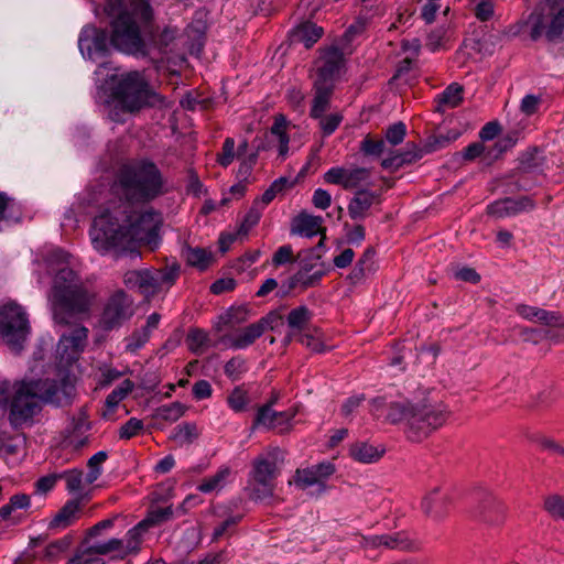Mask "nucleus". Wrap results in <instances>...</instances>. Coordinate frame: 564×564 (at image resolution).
<instances>
[{"instance_id": "51", "label": "nucleus", "mask_w": 564, "mask_h": 564, "mask_svg": "<svg viewBox=\"0 0 564 564\" xmlns=\"http://www.w3.org/2000/svg\"><path fill=\"white\" fill-rule=\"evenodd\" d=\"M384 141L382 139H372L370 135H367L360 142V151L367 156H380L384 151Z\"/></svg>"}, {"instance_id": "28", "label": "nucleus", "mask_w": 564, "mask_h": 564, "mask_svg": "<svg viewBox=\"0 0 564 564\" xmlns=\"http://www.w3.org/2000/svg\"><path fill=\"white\" fill-rule=\"evenodd\" d=\"M323 34L324 30L322 26H318L311 21H306L294 29L293 39L294 41L303 43L306 48H310L323 36Z\"/></svg>"}, {"instance_id": "62", "label": "nucleus", "mask_w": 564, "mask_h": 564, "mask_svg": "<svg viewBox=\"0 0 564 564\" xmlns=\"http://www.w3.org/2000/svg\"><path fill=\"white\" fill-rule=\"evenodd\" d=\"M72 542L73 539L70 535H66L62 539L51 542L46 546V556L54 557L58 555L59 553L66 551L70 546Z\"/></svg>"}, {"instance_id": "50", "label": "nucleus", "mask_w": 564, "mask_h": 564, "mask_svg": "<svg viewBox=\"0 0 564 564\" xmlns=\"http://www.w3.org/2000/svg\"><path fill=\"white\" fill-rule=\"evenodd\" d=\"M319 120V128L324 137L333 134L343 121V116L338 112L330 115H322L316 118Z\"/></svg>"}, {"instance_id": "48", "label": "nucleus", "mask_w": 564, "mask_h": 564, "mask_svg": "<svg viewBox=\"0 0 564 564\" xmlns=\"http://www.w3.org/2000/svg\"><path fill=\"white\" fill-rule=\"evenodd\" d=\"M173 517V509L172 507H165V508H155L149 511L147 518L142 520L148 528L160 525L169 520H171Z\"/></svg>"}, {"instance_id": "11", "label": "nucleus", "mask_w": 564, "mask_h": 564, "mask_svg": "<svg viewBox=\"0 0 564 564\" xmlns=\"http://www.w3.org/2000/svg\"><path fill=\"white\" fill-rule=\"evenodd\" d=\"M317 64L314 83L335 88V82L345 66L344 52L337 46L322 50Z\"/></svg>"}, {"instance_id": "36", "label": "nucleus", "mask_w": 564, "mask_h": 564, "mask_svg": "<svg viewBox=\"0 0 564 564\" xmlns=\"http://www.w3.org/2000/svg\"><path fill=\"white\" fill-rule=\"evenodd\" d=\"M312 316V312L305 305L295 307L286 317L288 326L294 330L302 332L311 322Z\"/></svg>"}, {"instance_id": "24", "label": "nucleus", "mask_w": 564, "mask_h": 564, "mask_svg": "<svg viewBox=\"0 0 564 564\" xmlns=\"http://www.w3.org/2000/svg\"><path fill=\"white\" fill-rule=\"evenodd\" d=\"M544 158L540 155V150L536 147L529 148L523 151L518 158V166L516 172L524 174H535L543 171Z\"/></svg>"}, {"instance_id": "23", "label": "nucleus", "mask_w": 564, "mask_h": 564, "mask_svg": "<svg viewBox=\"0 0 564 564\" xmlns=\"http://www.w3.org/2000/svg\"><path fill=\"white\" fill-rule=\"evenodd\" d=\"M322 221L321 216L301 213L292 220L291 234L312 238L323 231L324 228L321 227Z\"/></svg>"}, {"instance_id": "9", "label": "nucleus", "mask_w": 564, "mask_h": 564, "mask_svg": "<svg viewBox=\"0 0 564 564\" xmlns=\"http://www.w3.org/2000/svg\"><path fill=\"white\" fill-rule=\"evenodd\" d=\"M279 470L274 460L257 457L249 474L247 490L252 500H264L274 494L275 479Z\"/></svg>"}, {"instance_id": "14", "label": "nucleus", "mask_w": 564, "mask_h": 564, "mask_svg": "<svg viewBox=\"0 0 564 564\" xmlns=\"http://www.w3.org/2000/svg\"><path fill=\"white\" fill-rule=\"evenodd\" d=\"M78 47L84 57L96 61L109 53L108 34L95 26H85L78 39Z\"/></svg>"}, {"instance_id": "38", "label": "nucleus", "mask_w": 564, "mask_h": 564, "mask_svg": "<svg viewBox=\"0 0 564 564\" xmlns=\"http://www.w3.org/2000/svg\"><path fill=\"white\" fill-rule=\"evenodd\" d=\"M148 529L149 528L145 525V523L143 521H140L135 527H133L132 529H130L127 532L126 539L123 540L124 541L123 547L126 550L121 557H123L124 555L130 554V553H137L139 551L142 534Z\"/></svg>"}, {"instance_id": "63", "label": "nucleus", "mask_w": 564, "mask_h": 564, "mask_svg": "<svg viewBox=\"0 0 564 564\" xmlns=\"http://www.w3.org/2000/svg\"><path fill=\"white\" fill-rule=\"evenodd\" d=\"M177 35V29L166 26L163 29V31L158 35L156 39H154V44L163 51L175 39Z\"/></svg>"}, {"instance_id": "40", "label": "nucleus", "mask_w": 564, "mask_h": 564, "mask_svg": "<svg viewBox=\"0 0 564 564\" xmlns=\"http://www.w3.org/2000/svg\"><path fill=\"white\" fill-rule=\"evenodd\" d=\"M208 340V334L200 328H191L186 336L187 347L195 355H202L205 351Z\"/></svg>"}, {"instance_id": "53", "label": "nucleus", "mask_w": 564, "mask_h": 564, "mask_svg": "<svg viewBox=\"0 0 564 564\" xmlns=\"http://www.w3.org/2000/svg\"><path fill=\"white\" fill-rule=\"evenodd\" d=\"M405 134H406V127L402 121H399V122L393 123L392 126H389L387 128L384 137H386V140L390 144L398 145V144L402 143Z\"/></svg>"}, {"instance_id": "32", "label": "nucleus", "mask_w": 564, "mask_h": 564, "mask_svg": "<svg viewBox=\"0 0 564 564\" xmlns=\"http://www.w3.org/2000/svg\"><path fill=\"white\" fill-rule=\"evenodd\" d=\"M83 497L68 500L51 521L50 527H67L80 510Z\"/></svg>"}, {"instance_id": "4", "label": "nucleus", "mask_w": 564, "mask_h": 564, "mask_svg": "<svg viewBox=\"0 0 564 564\" xmlns=\"http://www.w3.org/2000/svg\"><path fill=\"white\" fill-rule=\"evenodd\" d=\"M111 96L129 113L154 108L163 102L162 96L149 84L143 73L138 70L122 74L112 87Z\"/></svg>"}, {"instance_id": "1", "label": "nucleus", "mask_w": 564, "mask_h": 564, "mask_svg": "<svg viewBox=\"0 0 564 564\" xmlns=\"http://www.w3.org/2000/svg\"><path fill=\"white\" fill-rule=\"evenodd\" d=\"M111 191L120 203L109 204L94 220L89 231L94 248L116 257L140 256V247L154 250L160 243L161 213L138 210L132 204H145L164 194V180L156 164L140 160L122 164L116 172Z\"/></svg>"}, {"instance_id": "26", "label": "nucleus", "mask_w": 564, "mask_h": 564, "mask_svg": "<svg viewBox=\"0 0 564 564\" xmlns=\"http://www.w3.org/2000/svg\"><path fill=\"white\" fill-rule=\"evenodd\" d=\"M262 335V328H260L256 322L240 329L237 334L229 336L228 341L235 349H245L251 346Z\"/></svg>"}, {"instance_id": "27", "label": "nucleus", "mask_w": 564, "mask_h": 564, "mask_svg": "<svg viewBox=\"0 0 564 564\" xmlns=\"http://www.w3.org/2000/svg\"><path fill=\"white\" fill-rule=\"evenodd\" d=\"M351 457L360 463L370 464L379 460L384 454V447H376L366 442H357L350 446Z\"/></svg>"}, {"instance_id": "18", "label": "nucleus", "mask_w": 564, "mask_h": 564, "mask_svg": "<svg viewBox=\"0 0 564 564\" xmlns=\"http://www.w3.org/2000/svg\"><path fill=\"white\" fill-rule=\"evenodd\" d=\"M88 337V329L80 325L70 330L69 334H63L58 340L57 350L64 357L74 359L84 350Z\"/></svg>"}, {"instance_id": "3", "label": "nucleus", "mask_w": 564, "mask_h": 564, "mask_svg": "<svg viewBox=\"0 0 564 564\" xmlns=\"http://www.w3.org/2000/svg\"><path fill=\"white\" fill-rule=\"evenodd\" d=\"M94 300L95 294L83 284L74 270L68 267L58 269L51 292L53 318L56 324L66 326L72 324L76 316L87 314Z\"/></svg>"}, {"instance_id": "10", "label": "nucleus", "mask_w": 564, "mask_h": 564, "mask_svg": "<svg viewBox=\"0 0 564 564\" xmlns=\"http://www.w3.org/2000/svg\"><path fill=\"white\" fill-rule=\"evenodd\" d=\"M40 409V402L34 389L28 382H22L10 403V423L14 427L21 426L31 420Z\"/></svg>"}, {"instance_id": "54", "label": "nucleus", "mask_w": 564, "mask_h": 564, "mask_svg": "<svg viewBox=\"0 0 564 564\" xmlns=\"http://www.w3.org/2000/svg\"><path fill=\"white\" fill-rule=\"evenodd\" d=\"M59 478L65 479L66 488L69 492H76L82 489L83 471L79 469L66 470L58 475Z\"/></svg>"}, {"instance_id": "47", "label": "nucleus", "mask_w": 564, "mask_h": 564, "mask_svg": "<svg viewBox=\"0 0 564 564\" xmlns=\"http://www.w3.org/2000/svg\"><path fill=\"white\" fill-rule=\"evenodd\" d=\"M151 335L142 327L134 329L133 333L124 338L126 351L134 354L141 349L150 339Z\"/></svg>"}, {"instance_id": "17", "label": "nucleus", "mask_w": 564, "mask_h": 564, "mask_svg": "<svg viewBox=\"0 0 564 564\" xmlns=\"http://www.w3.org/2000/svg\"><path fill=\"white\" fill-rule=\"evenodd\" d=\"M535 203L529 196H521L518 199L506 197L491 203L487 210L489 215L502 218L514 216L525 210H532Z\"/></svg>"}, {"instance_id": "30", "label": "nucleus", "mask_w": 564, "mask_h": 564, "mask_svg": "<svg viewBox=\"0 0 564 564\" xmlns=\"http://www.w3.org/2000/svg\"><path fill=\"white\" fill-rule=\"evenodd\" d=\"M506 194H514L517 192H528L535 185L534 181L528 176V174L516 172V169L507 176L503 177V184Z\"/></svg>"}, {"instance_id": "29", "label": "nucleus", "mask_w": 564, "mask_h": 564, "mask_svg": "<svg viewBox=\"0 0 564 564\" xmlns=\"http://www.w3.org/2000/svg\"><path fill=\"white\" fill-rule=\"evenodd\" d=\"M463 100V87L453 83L448 85L435 99V111L444 112L446 108H456Z\"/></svg>"}, {"instance_id": "33", "label": "nucleus", "mask_w": 564, "mask_h": 564, "mask_svg": "<svg viewBox=\"0 0 564 564\" xmlns=\"http://www.w3.org/2000/svg\"><path fill=\"white\" fill-rule=\"evenodd\" d=\"M133 388L134 383L130 379H124L118 387H116L106 398L105 406L107 410L104 411L102 416L107 417L109 413H112L119 402L123 400L133 390Z\"/></svg>"}, {"instance_id": "37", "label": "nucleus", "mask_w": 564, "mask_h": 564, "mask_svg": "<svg viewBox=\"0 0 564 564\" xmlns=\"http://www.w3.org/2000/svg\"><path fill=\"white\" fill-rule=\"evenodd\" d=\"M184 257L188 265L204 271L210 263L212 253L202 248L187 247L184 250Z\"/></svg>"}, {"instance_id": "61", "label": "nucleus", "mask_w": 564, "mask_h": 564, "mask_svg": "<svg viewBox=\"0 0 564 564\" xmlns=\"http://www.w3.org/2000/svg\"><path fill=\"white\" fill-rule=\"evenodd\" d=\"M293 262H295V258L293 257V249L291 245L281 246L272 257V263L275 267Z\"/></svg>"}, {"instance_id": "34", "label": "nucleus", "mask_w": 564, "mask_h": 564, "mask_svg": "<svg viewBox=\"0 0 564 564\" xmlns=\"http://www.w3.org/2000/svg\"><path fill=\"white\" fill-rule=\"evenodd\" d=\"M124 541L121 539L112 538L107 542L95 543L93 545H87L85 547H79L77 553L83 555H106L115 551H120L123 549Z\"/></svg>"}, {"instance_id": "21", "label": "nucleus", "mask_w": 564, "mask_h": 564, "mask_svg": "<svg viewBox=\"0 0 564 564\" xmlns=\"http://www.w3.org/2000/svg\"><path fill=\"white\" fill-rule=\"evenodd\" d=\"M449 506V497L441 492L438 488L430 491L422 501L423 512L435 520L443 519L448 513Z\"/></svg>"}, {"instance_id": "45", "label": "nucleus", "mask_w": 564, "mask_h": 564, "mask_svg": "<svg viewBox=\"0 0 564 564\" xmlns=\"http://www.w3.org/2000/svg\"><path fill=\"white\" fill-rule=\"evenodd\" d=\"M227 403L234 412H243L249 403L247 391L240 386L236 387L227 397Z\"/></svg>"}, {"instance_id": "6", "label": "nucleus", "mask_w": 564, "mask_h": 564, "mask_svg": "<svg viewBox=\"0 0 564 564\" xmlns=\"http://www.w3.org/2000/svg\"><path fill=\"white\" fill-rule=\"evenodd\" d=\"M447 416L448 412L442 404L413 403L405 431L408 438L413 442L422 441L441 427Z\"/></svg>"}, {"instance_id": "35", "label": "nucleus", "mask_w": 564, "mask_h": 564, "mask_svg": "<svg viewBox=\"0 0 564 564\" xmlns=\"http://www.w3.org/2000/svg\"><path fill=\"white\" fill-rule=\"evenodd\" d=\"M199 436L196 423L184 422L176 425L173 430L172 440L180 445L192 444Z\"/></svg>"}, {"instance_id": "12", "label": "nucleus", "mask_w": 564, "mask_h": 564, "mask_svg": "<svg viewBox=\"0 0 564 564\" xmlns=\"http://www.w3.org/2000/svg\"><path fill=\"white\" fill-rule=\"evenodd\" d=\"M28 383L34 389L39 401L43 400L55 405L69 403L75 391V387L66 378L62 381L45 379Z\"/></svg>"}, {"instance_id": "64", "label": "nucleus", "mask_w": 564, "mask_h": 564, "mask_svg": "<svg viewBox=\"0 0 564 564\" xmlns=\"http://www.w3.org/2000/svg\"><path fill=\"white\" fill-rule=\"evenodd\" d=\"M346 172L347 169L344 167H332L324 174V180L326 183L340 185L344 187L346 182Z\"/></svg>"}, {"instance_id": "39", "label": "nucleus", "mask_w": 564, "mask_h": 564, "mask_svg": "<svg viewBox=\"0 0 564 564\" xmlns=\"http://www.w3.org/2000/svg\"><path fill=\"white\" fill-rule=\"evenodd\" d=\"M264 207L265 206H263L259 199L253 200L250 209L245 215L243 220L238 229V235H248L249 230L259 223Z\"/></svg>"}, {"instance_id": "2", "label": "nucleus", "mask_w": 564, "mask_h": 564, "mask_svg": "<svg viewBox=\"0 0 564 564\" xmlns=\"http://www.w3.org/2000/svg\"><path fill=\"white\" fill-rule=\"evenodd\" d=\"M139 20L144 31L153 36V8L150 0H129V9H124L111 21L110 43L126 54L147 56L148 46L141 34Z\"/></svg>"}, {"instance_id": "59", "label": "nucleus", "mask_w": 564, "mask_h": 564, "mask_svg": "<svg viewBox=\"0 0 564 564\" xmlns=\"http://www.w3.org/2000/svg\"><path fill=\"white\" fill-rule=\"evenodd\" d=\"M142 285H141V294L149 296L159 293L158 289V280L153 274L152 269H143L142 270Z\"/></svg>"}, {"instance_id": "13", "label": "nucleus", "mask_w": 564, "mask_h": 564, "mask_svg": "<svg viewBox=\"0 0 564 564\" xmlns=\"http://www.w3.org/2000/svg\"><path fill=\"white\" fill-rule=\"evenodd\" d=\"M473 518L488 527H499L505 521V506L491 492L481 491L471 511Z\"/></svg>"}, {"instance_id": "41", "label": "nucleus", "mask_w": 564, "mask_h": 564, "mask_svg": "<svg viewBox=\"0 0 564 564\" xmlns=\"http://www.w3.org/2000/svg\"><path fill=\"white\" fill-rule=\"evenodd\" d=\"M250 314V310L245 306L230 307L227 310L225 314H223L219 319L220 324L224 326L234 327L236 325L242 324L248 321Z\"/></svg>"}, {"instance_id": "25", "label": "nucleus", "mask_w": 564, "mask_h": 564, "mask_svg": "<svg viewBox=\"0 0 564 564\" xmlns=\"http://www.w3.org/2000/svg\"><path fill=\"white\" fill-rule=\"evenodd\" d=\"M334 89L329 86L319 84H313L314 98L312 100V107L310 116L314 118L322 117L330 108V99L334 94Z\"/></svg>"}, {"instance_id": "22", "label": "nucleus", "mask_w": 564, "mask_h": 564, "mask_svg": "<svg viewBox=\"0 0 564 564\" xmlns=\"http://www.w3.org/2000/svg\"><path fill=\"white\" fill-rule=\"evenodd\" d=\"M423 156V150L419 149L414 143H406L403 151L386 158L381 161V166L386 170L397 171L404 164H411Z\"/></svg>"}, {"instance_id": "58", "label": "nucleus", "mask_w": 564, "mask_h": 564, "mask_svg": "<svg viewBox=\"0 0 564 564\" xmlns=\"http://www.w3.org/2000/svg\"><path fill=\"white\" fill-rule=\"evenodd\" d=\"M118 518V516H115L113 518L105 519L89 528L86 532V538L82 542L80 547H85L89 545V539L98 536L104 530L110 529L115 524V520Z\"/></svg>"}, {"instance_id": "31", "label": "nucleus", "mask_w": 564, "mask_h": 564, "mask_svg": "<svg viewBox=\"0 0 564 564\" xmlns=\"http://www.w3.org/2000/svg\"><path fill=\"white\" fill-rule=\"evenodd\" d=\"M152 270H153L155 280H158L156 284H158V289L160 292L163 289L167 290L172 285H174V283L176 282V280L180 276L181 265L176 261H174L173 263L166 264L163 268L152 269Z\"/></svg>"}, {"instance_id": "42", "label": "nucleus", "mask_w": 564, "mask_h": 564, "mask_svg": "<svg viewBox=\"0 0 564 564\" xmlns=\"http://www.w3.org/2000/svg\"><path fill=\"white\" fill-rule=\"evenodd\" d=\"M186 408L180 402H173L167 405L158 408L153 414V419L166 422H175L184 415Z\"/></svg>"}, {"instance_id": "60", "label": "nucleus", "mask_w": 564, "mask_h": 564, "mask_svg": "<svg viewBox=\"0 0 564 564\" xmlns=\"http://www.w3.org/2000/svg\"><path fill=\"white\" fill-rule=\"evenodd\" d=\"M282 315L276 311H270L267 315L261 317L257 324L262 328V332L264 333L268 329H275L278 326L282 324Z\"/></svg>"}, {"instance_id": "19", "label": "nucleus", "mask_w": 564, "mask_h": 564, "mask_svg": "<svg viewBox=\"0 0 564 564\" xmlns=\"http://www.w3.org/2000/svg\"><path fill=\"white\" fill-rule=\"evenodd\" d=\"M366 546L379 547L384 546L391 550L415 551L414 543L410 540L405 532H395L393 534L364 536Z\"/></svg>"}, {"instance_id": "57", "label": "nucleus", "mask_w": 564, "mask_h": 564, "mask_svg": "<svg viewBox=\"0 0 564 564\" xmlns=\"http://www.w3.org/2000/svg\"><path fill=\"white\" fill-rule=\"evenodd\" d=\"M235 159V140L232 138H226L221 152L217 154V162L223 166H229Z\"/></svg>"}, {"instance_id": "52", "label": "nucleus", "mask_w": 564, "mask_h": 564, "mask_svg": "<svg viewBox=\"0 0 564 564\" xmlns=\"http://www.w3.org/2000/svg\"><path fill=\"white\" fill-rule=\"evenodd\" d=\"M544 509L555 519L564 520V497L553 495L544 500Z\"/></svg>"}, {"instance_id": "7", "label": "nucleus", "mask_w": 564, "mask_h": 564, "mask_svg": "<svg viewBox=\"0 0 564 564\" xmlns=\"http://www.w3.org/2000/svg\"><path fill=\"white\" fill-rule=\"evenodd\" d=\"M30 334L26 313L22 306L9 303L0 308V335L14 352H20Z\"/></svg>"}, {"instance_id": "46", "label": "nucleus", "mask_w": 564, "mask_h": 564, "mask_svg": "<svg viewBox=\"0 0 564 564\" xmlns=\"http://www.w3.org/2000/svg\"><path fill=\"white\" fill-rule=\"evenodd\" d=\"M292 184L288 177H279L276 178L270 186L264 191V193L258 199L263 206L269 205L275 196L283 192L285 188L290 187Z\"/></svg>"}, {"instance_id": "56", "label": "nucleus", "mask_w": 564, "mask_h": 564, "mask_svg": "<svg viewBox=\"0 0 564 564\" xmlns=\"http://www.w3.org/2000/svg\"><path fill=\"white\" fill-rule=\"evenodd\" d=\"M319 479L317 478L316 474L314 473V469L306 468V469H297L295 475V485L300 487L301 489H306L311 486H314L316 484H319Z\"/></svg>"}, {"instance_id": "55", "label": "nucleus", "mask_w": 564, "mask_h": 564, "mask_svg": "<svg viewBox=\"0 0 564 564\" xmlns=\"http://www.w3.org/2000/svg\"><path fill=\"white\" fill-rule=\"evenodd\" d=\"M143 430V422L137 417L129 419L119 430L121 440H130Z\"/></svg>"}, {"instance_id": "49", "label": "nucleus", "mask_w": 564, "mask_h": 564, "mask_svg": "<svg viewBox=\"0 0 564 564\" xmlns=\"http://www.w3.org/2000/svg\"><path fill=\"white\" fill-rule=\"evenodd\" d=\"M224 371L231 381H237L247 371L246 360L239 356L232 357L226 362Z\"/></svg>"}, {"instance_id": "15", "label": "nucleus", "mask_w": 564, "mask_h": 564, "mask_svg": "<svg viewBox=\"0 0 564 564\" xmlns=\"http://www.w3.org/2000/svg\"><path fill=\"white\" fill-rule=\"evenodd\" d=\"M370 412L379 417L383 410L387 411L386 421L390 424L405 422L408 424L412 404L410 401L387 402L384 397H377L370 400Z\"/></svg>"}, {"instance_id": "43", "label": "nucleus", "mask_w": 564, "mask_h": 564, "mask_svg": "<svg viewBox=\"0 0 564 564\" xmlns=\"http://www.w3.org/2000/svg\"><path fill=\"white\" fill-rule=\"evenodd\" d=\"M370 177V170L367 167L347 169L345 189L357 188L362 183H366Z\"/></svg>"}, {"instance_id": "20", "label": "nucleus", "mask_w": 564, "mask_h": 564, "mask_svg": "<svg viewBox=\"0 0 564 564\" xmlns=\"http://www.w3.org/2000/svg\"><path fill=\"white\" fill-rule=\"evenodd\" d=\"M295 415L296 410L294 409L276 412L270 409V404H263L258 409L253 421V429L257 426H264L267 429L281 427L288 425Z\"/></svg>"}, {"instance_id": "44", "label": "nucleus", "mask_w": 564, "mask_h": 564, "mask_svg": "<svg viewBox=\"0 0 564 564\" xmlns=\"http://www.w3.org/2000/svg\"><path fill=\"white\" fill-rule=\"evenodd\" d=\"M535 321L545 326L558 328L560 330L563 332L561 336L564 337V316H562L558 312H552L540 308L538 311Z\"/></svg>"}, {"instance_id": "5", "label": "nucleus", "mask_w": 564, "mask_h": 564, "mask_svg": "<svg viewBox=\"0 0 564 564\" xmlns=\"http://www.w3.org/2000/svg\"><path fill=\"white\" fill-rule=\"evenodd\" d=\"M530 39L549 45H564V0L541 1L529 15Z\"/></svg>"}, {"instance_id": "8", "label": "nucleus", "mask_w": 564, "mask_h": 564, "mask_svg": "<svg viewBox=\"0 0 564 564\" xmlns=\"http://www.w3.org/2000/svg\"><path fill=\"white\" fill-rule=\"evenodd\" d=\"M134 314L133 300L124 291L119 290L106 301L97 327L109 333L119 329Z\"/></svg>"}, {"instance_id": "16", "label": "nucleus", "mask_w": 564, "mask_h": 564, "mask_svg": "<svg viewBox=\"0 0 564 564\" xmlns=\"http://www.w3.org/2000/svg\"><path fill=\"white\" fill-rule=\"evenodd\" d=\"M381 203V192L358 189L348 204V215L352 220H362L369 215L372 205Z\"/></svg>"}]
</instances>
